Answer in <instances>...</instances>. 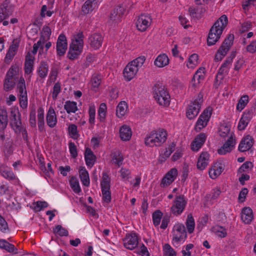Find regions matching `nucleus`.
Wrapping results in <instances>:
<instances>
[{
    "mask_svg": "<svg viewBox=\"0 0 256 256\" xmlns=\"http://www.w3.org/2000/svg\"><path fill=\"white\" fill-rule=\"evenodd\" d=\"M54 233L59 235L60 236H68V232L66 229L61 225L56 226L53 230Z\"/></svg>",
    "mask_w": 256,
    "mask_h": 256,
    "instance_id": "obj_54",
    "label": "nucleus"
},
{
    "mask_svg": "<svg viewBox=\"0 0 256 256\" xmlns=\"http://www.w3.org/2000/svg\"><path fill=\"white\" fill-rule=\"evenodd\" d=\"M107 112V106L105 103L100 104L98 110V117L100 122H104Z\"/></svg>",
    "mask_w": 256,
    "mask_h": 256,
    "instance_id": "obj_44",
    "label": "nucleus"
},
{
    "mask_svg": "<svg viewBox=\"0 0 256 256\" xmlns=\"http://www.w3.org/2000/svg\"><path fill=\"white\" fill-rule=\"evenodd\" d=\"M236 144L235 140L232 134H230V136L228 140L224 144L223 146L218 150V153L220 154H225L227 152H230Z\"/></svg>",
    "mask_w": 256,
    "mask_h": 256,
    "instance_id": "obj_25",
    "label": "nucleus"
},
{
    "mask_svg": "<svg viewBox=\"0 0 256 256\" xmlns=\"http://www.w3.org/2000/svg\"><path fill=\"white\" fill-rule=\"evenodd\" d=\"M70 187L74 192L76 194H79L81 192L82 190L78 180L76 178L72 176L70 180Z\"/></svg>",
    "mask_w": 256,
    "mask_h": 256,
    "instance_id": "obj_48",
    "label": "nucleus"
},
{
    "mask_svg": "<svg viewBox=\"0 0 256 256\" xmlns=\"http://www.w3.org/2000/svg\"><path fill=\"white\" fill-rule=\"evenodd\" d=\"M164 256H176V251L168 244H166L164 246Z\"/></svg>",
    "mask_w": 256,
    "mask_h": 256,
    "instance_id": "obj_56",
    "label": "nucleus"
},
{
    "mask_svg": "<svg viewBox=\"0 0 256 256\" xmlns=\"http://www.w3.org/2000/svg\"><path fill=\"white\" fill-rule=\"evenodd\" d=\"M16 90L18 93V98L20 106L22 109L28 107V100L26 89V82L24 78L21 76L16 84Z\"/></svg>",
    "mask_w": 256,
    "mask_h": 256,
    "instance_id": "obj_7",
    "label": "nucleus"
},
{
    "mask_svg": "<svg viewBox=\"0 0 256 256\" xmlns=\"http://www.w3.org/2000/svg\"><path fill=\"white\" fill-rule=\"evenodd\" d=\"M120 139L123 141L129 140L132 136L131 128L128 126L124 124L120 128Z\"/></svg>",
    "mask_w": 256,
    "mask_h": 256,
    "instance_id": "obj_28",
    "label": "nucleus"
},
{
    "mask_svg": "<svg viewBox=\"0 0 256 256\" xmlns=\"http://www.w3.org/2000/svg\"><path fill=\"white\" fill-rule=\"evenodd\" d=\"M0 174L5 178L8 180H13L15 179V175L14 172L9 168L4 166H0Z\"/></svg>",
    "mask_w": 256,
    "mask_h": 256,
    "instance_id": "obj_41",
    "label": "nucleus"
},
{
    "mask_svg": "<svg viewBox=\"0 0 256 256\" xmlns=\"http://www.w3.org/2000/svg\"><path fill=\"white\" fill-rule=\"evenodd\" d=\"M212 114V108L210 107L206 108L204 110L196 122L195 126L196 131L199 132L207 126Z\"/></svg>",
    "mask_w": 256,
    "mask_h": 256,
    "instance_id": "obj_12",
    "label": "nucleus"
},
{
    "mask_svg": "<svg viewBox=\"0 0 256 256\" xmlns=\"http://www.w3.org/2000/svg\"><path fill=\"white\" fill-rule=\"evenodd\" d=\"M46 122L48 126L50 128H53L56 125L58 120L56 112L54 109L50 107L46 116Z\"/></svg>",
    "mask_w": 256,
    "mask_h": 256,
    "instance_id": "obj_26",
    "label": "nucleus"
},
{
    "mask_svg": "<svg viewBox=\"0 0 256 256\" xmlns=\"http://www.w3.org/2000/svg\"><path fill=\"white\" fill-rule=\"evenodd\" d=\"M234 40L233 34H230L227 36L216 54L214 58L216 61H220L224 58L232 45Z\"/></svg>",
    "mask_w": 256,
    "mask_h": 256,
    "instance_id": "obj_8",
    "label": "nucleus"
},
{
    "mask_svg": "<svg viewBox=\"0 0 256 256\" xmlns=\"http://www.w3.org/2000/svg\"><path fill=\"white\" fill-rule=\"evenodd\" d=\"M79 175L82 184L84 186H88L90 184L89 174L85 168L82 167L80 168L79 170Z\"/></svg>",
    "mask_w": 256,
    "mask_h": 256,
    "instance_id": "obj_36",
    "label": "nucleus"
},
{
    "mask_svg": "<svg viewBox=\"0 0 256 256\" xmlns=\"http://www.w3.org/2000/svg\"><path fill=\"white\" fill-rule=\"evenodd\" d=\"M112 162L118 166H120L124 160L122 154L118 150H114L111 154Z\"/></svg>",
    "mask_w": 256,
    "mask_h": 256,
    "instance_id": "obj_34",
    "label": "nucleus"
},
{
    "mask_svg": "<svg viewBox=\"0 0 256 256\" xmlns=\"http://www.w3.org/2000/svg\"><path fill=\"white\" fill-rule=\"evenodd\" d=\"M124 12V8L122 6H117L114 8L110 14L109 20L112 22L117 23L120 21Z\"/></svg>",
    "mask_w": 256,
    "mask_h": 256,
    "instance_id": "obj_20",
    "label": "nucleus"
},
{
    "mask_svg": "<svg viewBox=\"0 0 256 256\" xmlns=\"http://www.w3.org/2000/svg\"><path fill=\"white\" fill-rule=\"evenodd\" d=\"M92 88L94 90L96 91L101 83V76L98 74L93 75L90 80Z\"/></svg>",
    "mask_w": 256,
    "mask_h": 256,
    "instance_id": "obj_53",
    "label": "nucleus"
},
{
    "mask_svg": "<svg viewBox=\"0 0 256 256\" xmlns=\"http://www.w3.org/2000/svg\"><path fill=\"white\" fill-rule=\"evenodd\" d=\"M206 11V8L204 5H198L196 7H190L188 12L191 17L200 18L201 15Z\"/></svg>",
    "mask_w": 256,
    "mask_h": 256,
    "instance_id": "obj_29",
    "label": "nucleus"
},
{
    "mask_svg": "<svg viewBox=\"0 0 256 256\" xmlns=\"http://www.w3.org/2000/svg\"><path fill=\"white\" fill-rule=\"evenodd\" d=\"M64 108L68 114L75 113L78 110L76 102L70 101L65 102Z\"/></svg>",
    "mask_w": 256,
    "mask_h": 256,
    "instance_id": "obj_46",
    "label": "nucleus"
},
{
    "mask_svg": "<svg viewBox=\"0 0 256 256\" xmlns=\"http://www.w3.org/2000/svg\"><path fill=\"white\" fill-rule=\"evenodd\" d=\"M228 24V18L225 14L222 16L214 23L210 30L207 38V44L208 46L214 45L219 40Z\"/></svg>",
    "mask_w": 256,
    "mask_h": 256,
    "instance_id": "obj_1",
    "label": "nucleus"
},
{
    "mask_svg": "<svg viewBox=\"0 0 256 256\" xmlns=\"http://www.w3.org/2000/svg\"><path fill=\"white\" fill-rule=\"evenodd\" d=\"M104 40V37L99 33H94L90 34L88 40L90 48L97 50L101 47Z\"/></svg>",
    "mask_w": 256,
    "mask_h": 256,
    "instance_id": "obj_15",
    "label": "nucleus"
},
{
    "mask_svg": "<svg viewBox=\"0 0 256 256\" xmlns=\"http://www.w3.org/2000/svg\"><path fill=\"white\" fill-rule=\"evenodd\" d=\"M248 102V96L244 95L242 96L236 106V109L241 111L242 110Z\"/></svg>",
    "mask_w": 256,
    "mask_h": 256,
    "instance_id": "obj_57",
    "label": "nucleus"
},
{
    "mask_svg": "<svg viewBox=\"0 0 256 256\" xmlns=\"http://www.w3.org/2000/svg\"><path fill=\"white\" fill-rule=\"evenodd\" d=\"M253 144V138L248 135L244 137L240 141L238 146V150L242 152H246L252 148Z\"/></svg>",
    "mask_w": 256,
    "mask_h": 256,
    "instance_id": "obj_24",
    "label": "nucleus"
},
{
    "mask_svg": "<svg viewBox=\"0 0 256 256\" xmlns=\"http://www.w3.org/2000/svg\"><path fill=\"white\" fill-rule=\"evenodd\" d=\"M48 66L45 62H42L37 70L39 76L41 78H44L48 74Z\"/></svg>",
    "mask_w": 256,
    "mask_h": 256,
    "instance_id": "obj_40",
    "label": "nucleus"
},
{
    "mask_svg": "<svg viewBox=\"0 0 256 256\" xmlns=\"http://www.w3.org/2000/svg\"><path fill=\"white\" fill-rule=\"evenodd\" d=\"M68 48L67 39L66 36L61 34L59 35L56 45L57 55L62 56L64 55Z\"/></svg>",
    "mask_w": 256,
    "mask_h": 256,
    "instance_id": "obj_16",
    "label": "nucleus"
},
{
    "mask_svg": "<svg viewBox=\"0 0 256 256\" xmlns=\"http://www.w3.org/2000/svg\"><path fill=\"white\" fill-rule=\"evenodd\" d=\"M198 56L196 54H192L188 60L187 66L189 68H194L198 64Z\"/></svg>",
    "mask_w": 256,
    "mask_h": 256,
    "instance_id": "obj_49",
    "label": "nucleus"
},
{
    "mask_svg": "<svg viewBox=\"0 0 256 256\" xmlns=\"http://www.w3.org/2000/svg\"><path fill=\"white\" fill-rule=\"evenodd\" d=\"M84 35L82 32L74 34L70 46L67 56L70 60L78 59L83 51Z\"/></svg>",
    "mask_w": 256,
    "mask_h": 256,
    "instance_id": "obj_2",
    "label": "nucleus"
},
{
    "mask_svg": "<svg viewBox=\"0 0 256 256\" xmlns=\"http://www.w3.org/2000/svg\"><path fill=\"white\" fill-rule=\"evenodd\" d=\"M38 130L40 132H42L44 128V110L42 108H40L38 110Z\"/></svg>",
    "mask_w": 256,
    "mask_h": 256,
    "instance_id": "obj_45",
    "label": "nucleus"
},
{
    "mask_svg": "<svg viewBox=\"0 0 256 256\" xmlns=\"http://www.w3.org/2000/svg\"><path fill=\"white\" fill-rule=\"evenodd\" d=\"M203 102V95L199 94L193 101L188 104L186 109V115L189 120L194 118L200 112Z\"/></svg>",
    "mask_w": 256,
    "mask_h": 256,
    "instance_id": "obj_6",
    "label": "nucleus"
},
{
    "mask_svg": "<svg viewBox=\"0 0 256 256\" xmlns=\"http://www.w3.org/2000/svg\"><path fill=\"white\" fill-rule=\"evenodd\" d=\"M24 70L25 74H27L32 73L34 70V58L30 54L26 56Z\"/></svg>",
    "mask_w": 256,
    "mask_h": 256,
    "instance_id": "obj_35",
    "label": "nucleus"
},
{
    "mask_svg": "<svg viewBox=\"0 0 256 256\" xmlns=\"http://www.w3.org/2000/svg\"><path fill=\"white\" fill-rule=\"evenodd\" d=\"M145 60L144 56H140L126 65L123 72L124 76L126 81L129 82L136 76Z\"/></svg>",
    "mask_w": 256,
    "mask_h": 256,
    "instance_id": "obj_3",
    "label": "nucleus"
},
{
    "mask_svg": "<svg viewBox=\"0 0 256 256\" xmlns=\"http://www.w3.org/2000/svg\"><path fill=\"white\" fill-rule=\"evenodd\" d=\"M84 158L88 166L92 168L96 160V157L90 149L87 148L84 153Z\"/></svg>",
    "mask_w": 256,
    "mask_h": 256,
    "instance_id": "obj_32",
    "label": "nucleus"
},
{
    "mask_svg": "<svg viewBox=\"0 0 256 256\" xmlns=\"http://www.w3.org/2000/svg\"><path fill=\"white\" fill-rule=\"evenodd\" d=\"M20 70L19 66L16 65H12L7 72L6 76L9 78H15V76L18 75Z\"/></svg>",
    "mask_w": 256,
    "mask_h": 256,
    "instance_id": "obj_51",
    "label": "nucleus"
},
{
    "mask_svg": "<svg viewBox=\"0 0 256 256\" xmlns=\"http://www.w3.org/2000/svg\"><path fill=\"white\" fill-rule=\"evenodd\" d=\"M168 134L164 129L152 131L145 138V144L150 146H160L166 140Z\"/></svg>",
    "mask_w": 256,
    "mask_h": 256,
    "instance_id": "obj_4",
    "label": "nucleus"
},
{
    "mask_svg": "<svg viewBox=\"0 0 256 256\" xmlns=\"http://www.w3.org/2000/svg\"><path fill=\"white\" fill-rule=\"evenodd\" d=\"M254 218L252 210L249 207L244 208L241 212L242 220L245 224H250Z\"/></svg>",
    "mask_w": 256,
    "mask_h": 256,
    "instance_id": "obj_27",
    "label": "nucleus"
},
{
    "mask_svg": "<svg viewBox=\"0 0 256 256\" xmlns=\"http://www.w3.org/2000/svg\"><path fill=\"white\" fill-rule=\"evenodd\" d=\"M162 214L160 210H156L152 214V222L155 226H158L160 224Z\"/></svg>",
    "mask_w": 256,
    "mask_h": 256,
    "instance_id": "obj_52",
    "label": "nucleus"
},
{
    "mask_svg": "<svg viewBox=\"0 0 256 256\" xmlns=\"http://www.w3.org/2000/svg\"><path fill=\"white\" fill-rule=\"evenodd\" d=\"M252 117V114L250 112H244L240 118L238 128L240 130H244L248 126Z\"/></svg>",
    "mask_w": 256,
    "mask_h": 256,
    "instance_id": "obj_30",
    "label": "nucleus"
},
{
    "mask_svg": "<svg viewBox=\"0 0 256 256\" xmlns=\"http://www.w3.org/2000/svg\"><path fill=\"white\" fill-rule=\"evenodd\" d=\"M127 108V104L124 101L120 102L116 107V116L119 118H122L125 115Z\"/></svg>",
    "mask_w": 256,
    "mask_h": 256,
    "instance_id": "obj_39",
    "label": "nucleus"
},
{
    "mask_svg": "<svg viewBox=\"0 0 256 256\" xmlns=\"http://www.w3.org/2000/svg\"><path fill=\"white\" fill-rule=\"evenodd\" d=\"M120 172V177L124 181L128 180L130 178V172L128 169L122 168Z\"/></svg>",
    "mask_w": 256,
    "mask_h": 256,
    "instance_id": "obj_61",
    "label": "nucleus"
},
{
    "mask_svg": "<svg viewBox=\"0 0 256 256\" xmlns=\"http://www.w3.org/2000/svg\"><path fill=\"white\" fill-rule=\"evenodd\" d=\"M110 178L106 172L102 173V180L100 183L102 200L106 203L111 201V192L110 191Z\"/></svg>",
    "mask_w": 256,
    "mask_h": 256,
    "instance_id": "obj_10",
    "label": "nucleus"
},
{
    "mask_svg": "<svg viewBox=\"0 0 256 256\" xmlns=\"http://www.w3.org/2000/svg\"><path fill=\"white\" fill-rule=\"evenodd\" d=\"M14 7L12 4L4 2L0 6V22H2L12 14Z\"/></svg>",
    "mask_w": 256,
    "mask_h": 256,
    "instance_id": "obj_19",
    "label": "nucleus"
},
{
    "mask_svg": "<svg viewBox=\"0 0 256 256\" xmlns=\"http://www.w3.org/2000/svg\"><path fill=\"white\" fill-rule=\"evenodd\" d=\"M48 203L46 202L38 201L33 204V209L36 212H40L42 209L48 206Z\"/></svg>",
    "mask_w": 256,
    "mask_h": 256,
    "instance_id": "obj_59",
    "label": "nucleus"
},
{
    "mask_svg": "<svg viewBox=\"0 0 256 256\" xmlns=\"http://www.w3.org/2000/svg\"><path fill=\"white\" fill-rule=\"evenodd\" d=\"M124 246L127 249L132 250L136 248L138 244V237L136 233L126 234L123 239Z\"/></svg>",
    "mask_w": 256,
    "mask_h": 256,
    "instance_id": "obj_17",
    "label": "nucleus"
},
{
    "mask_svg": "<svg viewBox=\"0 0 256 256\" xmlns=\"http://www.w3.org/2000/svg\"><path fill=\"white\" fill-rule=\"evenodd\" d=\"M224 169V164L220 162H216L209 170L210 176L212 179L216 178L222 173Z\"/></svg>",
    "mask_w": 256,
    "mask_h": 256,
    "instance_id": "obj_23",
    "label": "nucleus"
},
{
    "mask_svg": "<svg viewBox=\"0 0 256 256\" xmlns=\"http://www.w3.org/2000/svg\"><path fill=\"white\" fill-rule=\"evenodd\" d=\"M186 204V201L183 195L178 196L175 198L170 208L172 213L176 216L180 215L184 210Z\"/></svg>",
    "mask_w": 256,
    "mask_h": 256,
    "instance_id": "obj_11",
    "label": "nucleus"
},
{
    "mask_svg": "<svg viewBox=\"0 0 256 256\" xmlns=\"http://www.w3.org/2000/svg\"><path fill=\"white\" fill-rule=\"evenodd\" d=\"M0 230L4 233L8 230V223L0 215Z\"/></svg>",
    "mask_w": 256,
    "mask_h": 256,
    "instance_id": "obj_63",
    "label": "nucleus"
},
{
    "mask_svg": "<svg viewBox=\"0 0 256 256\" xmlns=\"http://www.w3.org/2000/svg\"><path fill=\"white\" fill-rule=\"evenodd\" d=\"M0 248L14 254L18 253V249L12 244L4 239L0 240Z\"/></svg>",
    "mask_w": 256,
    "mask_h": 256,
    "instance_id": "obj_33",
    "label": "nucleus"
},
{
    "mask_svg": "<svg viewBox=\"0 0 256 256\" xmlns=\"http://www.w3.org/2000/svg\"><path fill=\"white\" fill-rule=\"evenodd\" d=\"M61 86L59 82H56L54 84L53 88V91L52 97L53 100H56L57 98L58 94L60 92Z\"/></svg>",
    "mask_w": 256,
    "mask_h": 256,
    "instance_id": "obj_62",
    "label": "nucleus"
},
{
    "mask_svg": "<svg viewBox=\"0 0 256 256\" xmlns=\"http://www.w3.org/2000/svg\"><path fill=\"white\" fill-rule=\"evenodd\" d=\"M8 123V112L5 108L0 109V129H4Z\"/></svg>",
    "mask_w": 256,
    "mask_h": 256,
    "instance_id": "obj_38",
    "label": "nucleus"
},
{
    "mask_svg": "<svg viewBox=\"0 0 256 256\" xmlns=\"http://www.w3.org/2000/svg\"><path fill=\"white\" fill-rule=\"evenodd\" d=\"M230 124L226 123L222 124L219 128V135L223 138L226 137L228 134H232L233 136L232 132L230 133Z\"/></svg>",
    "mask_w": 256,
    "mask_h": 256,
    "instance_id": "obj_43",
    "label": "nucleus"
},
{
    "mask_svg": "<svg viewBox=\"0 0 256 256\" xmlns=\"http://www.w3.org/2000/svg\"><path fill=\"white\" fill-rule=\"evenodd\" d=\"M89 122L94 124L95 122L96 108L94 104H90L88 108Z\"/></svg>",
    "mask_w": 256,
    "mask_h": 256,
    "instance_id": "obj_58",
    "label": "nucleus"
},
{
    "mask_svg": "<svg viewBox=\"0 0 256 256\" xmlns=\"http://www.w3.org/2000/svg\"><path fill=\"white\" fill-rule=\"evenodd\" d=\"M177 176V170L174 168L171 169L162 178L160 183V186L162 188L168 186L175 180Z\"/></svg>",
    "mask_w": 256,
    "mask_h": 256,
    "instance_id": "obj_18",
    "label": "nucleus"
},
{
    "mask_svg": "<svg viewBox=\"0 0 256 256\" xmlns=\"http://www.w3.org/2000/svg\"><path fill=\"white\" fill-rule=\"evenodd\" d=\"M186 224L188 232L192 233L194 229L195 222L192 214H188Z\"/></svg>",
    "mask_w": 256,
    "mask_h": 256,
    "instance_id": "obj_47",
    "label": "nucleus"
},
{
    "mask_svg": "<svg viewBox=\"0 0 256 256\" xmlns=\"http://www.w3.org/2000/svg\"><path fill=\"white\" fill-rule=\"evenodd\" d=\"M209 154L207 152H203L200 155L198 163L197 168L200 170H204L208 164Z\"/></svg>",
    "mask_w": 256,
    "mask_h": 256,
    "instance_id": "obj_31",
    "label": "nucleus"
},
{
    "mask_svg": "<svg viewBox=\"0 0 256 256\" xmlns=\"http://www.w3.org/2000/svg\"><path fill=\"white\" fill-rule=\"evenodd\" d=\"M246 52L254 54L256 52V40L252 41L246 47Z\"/></svg>",
    "mask_w": 256,
    "mask_h": 256,
    "instance_id": "obj_64",
    "label": "nucleus"
},
{
    "mask_svg": "<svg viewBox=\"0 0 256 256\" xmlns=\"http://www.w3.org/2000/svg\"><path fill=\"white\" fill-rule=\"evenodd\" d=\"M18 45L16 44H12L8 49V50L6 56V60H11L15 55L16 52L18 48Z\"/></svg>",
    "mask_w": 256,
    "mask_h": 256,
    "instance_id": "obj_50",
    "label": "nucleus"
},
{
    "mask_svg": "<svg viewBox=\"0 0 256 256\" xmlns=\"http://www.w3.org/2000/svg\"><path fill=\"white\" fill-rule=\"evenodd\" d=\"M172 234V242L174 245L178 244L187 237L185 226L182 224H176L173 227Z\"/></svg>",
    "mask_w": 256,
    "mask_h": 256,
    "instance_id": "obj_9",
    "label": "nucleus"
},
{
    "mask_svg": "<svg viewBox=\"0 0 256 256\" xmlns=\"http://www.w3.org/2000/svg\"><path fill=\"white\" fill-rule=\"evenodd\" d=\"M99 0H87L82 5V11L84 14H90L98 8Z\"/></svg>",
    "mask_w": 256,
    "mask_h": 256,
    "instance_id": "obj_21",
    "label": "nucleus"
},
{
    "mask_svg": "<svg viewBox=\"0 0 256 256\" xmlns=\"http://www.w3.org/2000/svg\"><path fill=\"white\" fill-rule=\"evenodd\" d=\"M15 85V78L6 76L4 82V90L6 92H8L13 90Z\"/></svg>",
    "mask_w": 256,
    "mask_h": 256,
    "instance_id": "obj_42",
    "label": "nucleus"
},
{
    "mask_svg": "<svg viewBox=\"0 0 256 256\" xmlns=\"http://www.w3.org/2000/svg\"><path fill=\"white\" fill-rule=\"evenodd\" d=\"M152 22L151 16L148 14H142L136 20V27L140 32H145L150 26Z\"/></svg>",
    "mask_w": 256,
    "mask_h": 256,
    "instance_id": "obj_13",
    "label": "nucleus"
},
{
    "mask_svg": "<svg viewBox=\"0 0 256 256\" xmlns=\"http://www.w3.org/2000/svg\"><path fill=\"white\" fill-rule=\"evenodd\" d=\"M154 96L157 102L163 106H168L170 104V96L164 86L155 85Z\"/></svg>",
    "mask_w": 256,
    "mask_h": 256,
    "instance_id": "obj_5",
    "label": "nucleus"
},
{
    "mask_svg": "<svg viewBox=\"0 0 256 256\" xmlns=\"http://www.w3.org/2000/svg\"><path fill=\"white\" fill-rule=\"evenodd\" d=\"M10 119L14 130L16 132H20L22 129V122L20 120V114L18 108H11Z\"/></svg>",
    "mask_w": 256,
    "mask_h": 256,
    "instance_id": "obj_14",
    "label": "nucleus"
},
{
    "mask_svg": "<svg viewBox=\"0 0 256 256\" xmlns=\"http://www.w3.org/2000/svg\"><path fill=\"white\" fill-rule=\"evenodd\" d=\"M52 31L50 28L47 26H44L42 28L41 32V39L48 40L50 39Z\"/></svg>",
    "mask_w": 256,
    "mask_h": 256,
    "instance_id": "obj_55",
    "label": "nucleus"
},
{
    "mask_svg": "<svg viewBox=\"0 0 256 256\" xmlns=\"http://www.w3.org/2000/svg\"><path fill=\"white\" fill-rule=\"evenodd\" d=\"M206 136L204 133L198 135L191 144V148L194 152L198 151L204 144Z\"/></svg>",
    "mask_w": 256,
    "mask_h": 256,
    "instance_id": "obj_22",
    "label": "nucleus"
},
{
    "mask_svg": "<svg viewBox=\"0 0 256 256\" xmlns=\"http://www.w3.org/2000/svg\"><path fill=\"white\" fill-rule=\"evenodd\" d=\"M154 64L158 68H163L169 64V58L166 54H162L156 58Z\"/></svg>",
    "mask_w": 256,
    "mask_h": 256,
    "instance_id": "obj_37",
    "label": "nucleus"
},
{
    "mask_svg": "<svg viewBox=\"0 0 256 256\" xmlns=\"http://www.w3.org/2000/svg\"><path fill=\"white\" fill-rule=\"evenodd\" d=\"M68 130L72 138H78V134L77 130V126L76 124H70L68 128Z\"/></svg>",
    "mask_w": 256,
    "mask_h": 256,
    "instance_id": "obj_60",
    "label": "nucleus"
}]
</instances>
